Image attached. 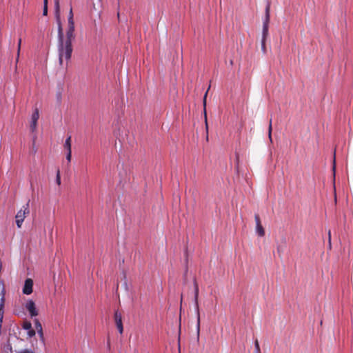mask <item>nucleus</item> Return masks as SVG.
Returning a JSON list of instances; mask_svg holds the SVG:
<instances>
[{
	"label": "nucleus",
	"instance_id": "obj_14",
	"mask_svg": "<svg viewBox=\"0 0 353 353\" xmlns=\"http://www.w3.org/2000/svg\"><path fill=\"white\" fill-rule=\"evenodd\" d=\"M256 232L257 234L260 236H264L265 234V231H264V229L263 228L261 224H258L256 225Z\"/></svg>",
	"mask_w": 353,
	"mask_h": 353
},
{
	"label": "nucleus",
	"instance_id": "obj_2",
	"mask_svg": "<svg viewBox=\"0 0 353 353\" xmlns=\"http://www.w3.org/2000/svg\"><path fill=\"white\" fill-rule=\"evenodd\" d=\"M30 213L29 210V201L22 207V208L18 211L15 216L16 223L19 228H20L22 225L24 219L26 215Z\"/></svg>",
	"mask_w": 353,
	"mask_h": 353
},
{
	"label": "nucleus",
	"instance_id": "obj_18",
	"mask_svg": "<svg viewBox=\"0 0 353 353\" xmlns=\"http://www.w3.org/2000/svg\"><path fill=\"white\" fill-rule=\"evenodd\" d=\"M23 327L26 330H29L30 328H32V325L30 322H25L23 323Z\"/></svg>",
	"mask_w": 353,
	"mask_h": 353
},
{
	"label": "nucleus",
	"instance_id": "obj_6",
	"mask_svg": "<svg viewBox=\"0 0 353 353\" xmlns=\"http://www.w3.org/2000/svg\"><path fill=\"white\" fill-rule=\"evenodd\" d=\"M26 308L29 312L31 316H36L38 315V312L35 304L32 300L27 301L26 304Z\"/></svg>",
	"mask_w": 353,
	"mask_h": 353
},
{
	"label": "nucleus",
	"instance_id": "obj_22",
	"mask_svg": "<svg viewBox=\"0 0 353 353\" xmlns=\"http://www.w3.org/2000/svg\"><path fill=\"white\" fill-rule=\"evenodd\" d=\"M71 156H72V152L67 151L66 159L68 160V162H70V161H71Z\"/></svg>",
	"mask_w": 353,
	"mask_h": 353
},
{
	"label": "nucleus",
	"instance_id": "obj_17",
	"mask_svg": "<svg viewBox=\"0 0 353 353\" xmlns=\"http://www.w3.org/2000/svg\"><path fill=\"white\" fill-rule=\"evenodd\" d=\"M21 39H19V41H18L17 57V59H16L17 62L19 61V53H20V50H21Z\"/></svg>",
	"mask_w": 353,
	"mask_h": 353
},
{
	"label": "nucleus",
	"instance_id": "obj_25",
	"mask_svg": "<svg viewBox=\"0 0 353 353\" xmlns=\"http://www.w3.org/2000/svg\"><path fill=\"white\" fill-rule=\"evenodd\" d=\"M328 241L330 245L331 244V232H330V230H329V232H328Z\"/></svg>",
	"mask_w": 353,
	"mask_h": 353
},
{
	"label": "nucleus",
	"instance_id": "obj_9",
	"mask_svg": "<svg viewBox=\"0 0 353 353\" xmlns=\"http://www.w3.org/2000/svg\"><path fill=\"white\" fill-rule=\"evenodd\" d=\"M268 37V26H263V31H262V40H261V46L262 50L265 52V40Z\"/></svg>",
	"mask_w": 353,
	"mask_h": 353
},
{
	"label": "nucleus",
	"instance_id": "obj_23",
	"mask_svg": "<svg viewBox=\"0 0 353 353\" xmlns=\"http://www.w3.org/2000/svg\"><path fill=\"white\" fill-rule=\"evenodd\" d=\"M268 132H269V138H270V139L271 140V132H272V119H270V125H269Z\"/></svg>",
	"mask_w": 353,
	"mask_h": 353
},
{
	"label": "nucleus",
	"instance_id": "obj_3",
	"mask_svg": "<svg viewBox=\"0 0 353 353\" xmlns=\"http://www.w3.org/2000/svg\"><path fill=\"white\" fill-rule=\"evenodd\" d=\"M74 30V23H68V28L66 30L65 35H63V40L72 42L75 39Z\"/></svg>",
	"mask_w": 353,
	"mask_h": 353
},
{
	"label": "nucleus",
	"instance_id": "obj_12",
	"mask_svg": "<svg viewBox=\"0 0 353 353\" xmlns=\"http://www.w3.org/2000/svg\"><path fill=\"white\" fill-rule=\"evenodd\" d=\"M207 94H208V91L205 94V96L203 98V105H204V116H205V129L208 131V121H207V114H206V110H205Z\"/></svg>",
	"mask_w": 353,
	"mask_h": 353
},
{
	"label": "nucleus",
	"instance_id": "obj_26",
	"mask_svg": "<svg viewBox=\"0 0 353 353\" xmlns=\"http://www.w3.org/2000/svg\"><path fill=\"white\" fill-rule=\"evenodd\" d=\"M277 251L279 254H281L282 252V249L280 248V247H278L277 248Z\"/></svg>",
	"mask_w": 353,
	"mask_h": 353
},
{
	"label": "nucleus",
	"instance_id": "obj_21",
	"mask_svg": "<svg viewBox=\"0 0 353 353\" xmlns=\"http://www.w3.org/2000/svg\"><path fill=\"white\" fill-rule=\"evenodd\" d=\"M28 335L30 336V337H32L33 336L35 335V331L34 330H32V328H30V330H28Z\"/></svg>",
	"mask_w": 353,
	"mask_h": 353
},
{
	"label": "nucleus",
	"instance_id": "obj_19",
	"mask_svg": "<svg viewBox=\"0 0 353 353\" xmlns=\"http://www.w3.org/2000/svg\"><path fill=\"white\" fill-rule=\"evenodd\" d=\"M56 183L59 185L61 184V176H60V171H59V170H58L57 172Z\"/></svg>",
	"mask_w": 353,
	"mask_h": 353
},
{
	"label": "nucleus",
	"instance_id": "obj_20",
	"mask_svg": "<svg viewBox=\"0 0 353 353\" xmlns=\"http://www.w3.org/2000/svg\"><path fill=\"white\" fill-rule=\"evenodd\" d=\"M254 345H255V352L254 353H260V347H259L258 340L255 341Z\"/></svg>",
	"mask_w": 353,
	"mask_h": 353
},
{
	"label": "nucleus",
	"instance_id": "obj_1",
	"mask_svg": "<svg viewBox=\"0 0 353 353\" xmlns=\"http://www.w3.org/2000/svg\"><path fill=\"white\" fill-rule=\"evenodd\" d=\"M54 9L55 18L58 25L59 63L60 65H62L64 61H66V63H68L71 58L73 49L71 41L63 40V33L60 16L59 0H54Z\"/></svg>",
	"mask_w": 353,
	"mask_h": 353
},
{
	"label": "nucleus",
	"instance_id": "obj_8",
	"mask_svg": "<svg viewBox=\"0 0 353 353\" xmlns=\"http://www.w3.org/2000/svg\"><path fill=\"white\" fill-rule=\"evenodd\" d=\"M33 282L30 279H28L25 281L23 292L25 294H30L32 292Z\"/></svg>",
	"mask_w": 353,
	"mask_h": 353
},
{
	"label": "nucleus",
	"instance_id": "obj_5",
	"mask_svg": "<svg viewBox=\"0 0 353 353\" xmlns=\"http://www.w3.org/2000/svg\"><path fill=\"white\" fill-rule=\"evenodd\" d=\"M198 296H199V288L196 283H195V292H194V301L196 305V310L197 312V332H199L200 330V314L199 311V304H198Z\"/></svg>",
	"mask_w": 353,
	"mask_h": 353
},
{
	"label": "nucleus",
	"instance_id": "obj_11",
	"mask_svg": "<svg viewBox=\"0 0 353 353\" xmlns=\"http://www.w3.org/2000/svg\"><path fill=\"white\" fill-rule=\"evenodd\" d=\"M270 3H268V5L265 8V16L263 26H268V24L270 22Z\"/></svg>",
	"mask_w": 353,
	"mask_h": 353
},
{
	"label": "nucleus",
	"instance_id": "obj_10",
	"mask_svg": "<svg viewBox=\"0 0 353 353\" xmlns=\"http://www.w3.org/2000/svg\"><path fill=\"white\" fill-rule=\"evenodd\" d=\"M34 326H35V329L37 330V331L40 336V339L42 341H43L44 338H43V332L42 325L38 319L34 320Z\"/></svg>",
	"mask_w": 353,
	"mask_h": 353
},
{
	"label": "nucleus",
	"instance_id": "obj_16",
	"mask_svg": "<svg viewBox=\"0 0 353 353\" xmlns=\"http://www.w3.org/2000/svg\"><path fill=\"white\" fill-rule=\"evenodd\" d=\"M43 14L46 16L48 14V0H43Z\"/></svg>",
	"mask_w": 353,
	"mask_h": 353
},
{
	"label": "nucleus",
	"instance_id": "obj_13",
	"mask_svg": "<svg viewBox=\"0 0 353 353\" xmlns=\"http://www.w3.org/2000/svg\"><path fill=\"white\" fill-rule=\"evenodd\" d=\"M64 148L67 151H71V137H68L64 143Z\"/></svg>",
	"mask_w": 353,
	"mask_h": 353
},
{
	"label": "nucleus",
	"instance_id": "obj_15",
	"mask_svg": "<svg viewBox=\"0 0 353 353\" xmlns=\"http://www.w3.org/2000/svg\"><path fill=\"white\" fill-rule=\"evenodd\" d=\"M68 23H74V19H73V12H72V8H70V10L69 11L68 17Z\"/></svg>",
	"mask_w": 353,
	"mask_h": 353
},
{
	"label": "nucleus",
	"instance_id": "obj_4",
	"mask_svg": "<svg viewBox=\"0 0 353 353\" xmlns=\"http://www.w3.org/2000/svg\"><path fill=\"white\" fill-rule=\"evenodd\" d=\"M39 118V110L37 108H36L32 114L30 124V128L32 132H34L37 130V121H38Z\"/></svg>",
	"mask_w": 353,
	"mask_h": 353
},
{
	"label": "nucleus",
	"instance_id": "obj_7",
	"mask_svg": "<svg viewBox=\"0 0 353 353\" xmlns=\"http://www.w3.org/2000/svg\"><path fill=\"white\" fill-rule=\"evenodd\" d=\"M114 321L119 332L122 334L123 331L121 314L116 311L114 313Z\"/></svg>",
	"mask_w": 353,
	"mask_h": 353
},
{
	"label": "nucleus",
	"instance_id": "obj_24",
	"mask_svg": "<svg viewBox=\"0 0 353 353\" xmlns=\"http://www.w3.org/2000/svg\"><path fill=\"white\" fill-rule=\"evenodd\" d=\"M255 221H256V225L261 224L260 218L258 214L255 215Z\"/></svg>",
	"mask_w": 353,
	"mask_h": 353
}]
</instances>
